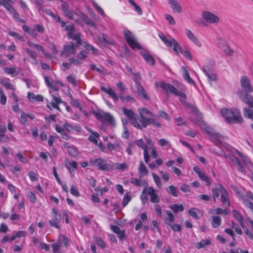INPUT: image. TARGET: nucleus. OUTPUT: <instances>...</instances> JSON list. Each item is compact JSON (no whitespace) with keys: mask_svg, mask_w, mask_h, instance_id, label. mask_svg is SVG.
Masks as SVG:
<instances>
[{"mask_svg":"<svg viewBox=\"0 0 253 253\" xmlns=\"http://www.w3.org/2000/svg\"><path fill=\"white\" fill-rule=\"evenodd\" d=\"M152 175L153 176L154 180L156 184L157 185V186L159 188H161L162 186V184L160 177L158 175L155 174V173H152Z\"/></svg>","mask_w":253,"mask_h":253,"instance_id":"49530a36","label":"nucleus"},{"mask_svg":"<svg viewBox=\"0 0 253 253\" xmlns=\"http://www.w3.org/2000/svg\"><path fill=\"white\" fill-rule=\"evenodd\" d=\"M93 113L98 120L101 122H107L112 126L115 125V121L114 118L110 113L104 112L102 111L93 112Z\"/></svg>","mask_w":253,"mask_h":253,"instance_id":"9d476101","label":"nucleus"},{"mask_svg":"<svg viewBox=\"0 0 253 253\" xmlns=\"http://www.w3.org/2000/svg\"><path fill=\"white\" fill-rule=\"evenodd\" d=\"M215 213L216 214H229V211L228 209L223 210L220 208H217L214 210Z\"/></svg>","mask_w":253,"mask_h":253,"instance_id":"603ef678","label":"nucleus"},{"mask_svg":"<svg viewBox=\"0 0 253 253\" xmlns=\"http://www.w3.org/2000/svg\"><path fill=\"white\" fill-rule=\"evenodd\" d=\"M83 47L88 51H91L92 53L95 55H98L99 54V52L98 50L95 48L94 47L89 44L86 42H82V44Z\"/></svg>","mask_w":253,"mask_h":253,"instance_id":"cd10ccee","label":"nucleus"},{"mask_svg":"<svg viewBox=\"0 0 253 253\" xmlns=\"http://www.w3.org/2000/svg\"><path fill=\"white\" fill-rule=\"evenodd\" d=\"M81 18L85 22V23L90 26L94 27V23L90 20L84 14L81 13Z\"/></svg>","mask_w":253,"mask_h":253,"instance_id":"c03bdc74","label":"nucleus"},{"mask_svg":"<svg viewBox=\"0 0 253 253\" xmlns=\"http://www.w3.org/2000/svg\"><path fill=\"white\" fill-rule=\"evenodd\" d=\"M211 244V240L210 239H207L205 240H202L200 242L196 243L195 245V246L197 249H200L201 248H205L206 247Z\"/></svg>","mask_w":253,"mask_h":253,"instance_id":"72a5a7b5","label":"nucleus"},{"mask_svg":"<svg viewBox=\"0 0 253 253\" xmlns=\"http://www.w3.org/2000/svg\"><path fill=\"white\" fill-rule=\"evenodd\" d=\"M240 84L244 93H250L253 91V86L247 76H243L241 78Z\"/></svg>","mask_w":253,"mask_h":253,"instance_id":"9b49d317","label":"nucleus"},{"mask_svg":"<svg viewBox=\"0 0 253 253\" xmlns=\"http://www.w3.org/2000/svg\"><path fill=\"white\" fill-rule=\"evenodd\" d=\"M115 168L117 169L124 170L128 169V166L126 163L115 164Z\"/></svg>","mask_w":253,"mask_h":253,"instance_id":"3c124183","label":"nucleus"},{"mask_svg":"<svg viewBox=\"0 0 253 253\" xmlns=\"http://www.w3.org/2000/svg\"><path fill=\"white\" fill-rule=\"evenodd\" d=\"M138 110L140 117V119L139 120L140 122L139 125L141 126L140 129L145 128L147 125L151 124L157 127H160L161 126V124L157 121L155 116L148 109L142 108Z\"/></svg>","mask_w":253,"mask_h":253,"instance_id":"f03ea898","label":"nucleus"},{"mask_svg":"<svg viewBox=\"0 0 253 253\" xmlns=\"http://www.w3.org/2000/svg\"><path fill=\"white\" fill-rule=\"evenodd\" d=\"M173 12L180 14L182 12V8L177 0H167Z\"/></svg>","mask_w":253,"mask_h":253,"instance_id":"a211bd4d","label":"nucleus"},{"mask_svg":"<svg viewBox=\"0 0 253 253\" xmlns=\"http://www.w3.org/2000/svg\"><path fill=\"white\" fill-rule=\"evenodd\" d=\"M163 42L169 47H171L177 55L183 53V49L179 43L174 39H169L162 34L159 35Z\"/></svg>","mask_w":253,"mask_h":253,"instance_id":"6e6552de","label":"nucleus"},{"mask_svg":"<svg viewBox=\"0 0 253 253\" xmlns=\"http://www.w3.org/2000/svg\"><path fill=\"white\" fill-rule=\"evenodd\" d=\"M99 135L97 132H92L88 137V140L91 142H93L96 145H97V138L99 137Z\"/></svg>","mask_w":253,"mask_h":253,"instance_id":"de8ad7c7","label":"nucleus"},{"mask_svg":"<svg viewBox=\"0 0 253 253\" xmlns=\"http://www.w3.org/2000/svg\"><path fill=\"white\" fill-rule=\"evenodd\" d=\"M244 115L246 118L253 120V110L245 108L243 109Z\"/></svg>","mask_w":253,"mask_h":253,"instance_id":"ea45409f","label":"nucleus"},{"mask_svg":"<svg viewBox=\"0 0 253 253\" xmlns=\"http://www.w3.org/2000/svg\"><path fill=\"white\" fill-rule=\"evenodd\" d=\"M110 228L113 232L118 235L120 240L124 241L126 238L125 230H121L119 227L112 224L110 225Z\"/></svg>","mask_w":253,"mask_h":253,"instance_id":"6ab92c4d","label":"nucleus"},{"mask_svg":"<svg viewBox=\"0 0 253 253\" xmlns=\"http://www.w3.org/2000/svg\"><path fill=\"white\" fill-rule=\"evenodd\" d=\"M28 175L32 181H35L38 180V174L37 173L33 171H30L28 172Z\"/></svg>","mask_w":253,"mask_h":253,"instance_id":"052dcab7","label":"nucleus"},{"mask_svg":"<svg viewBox=\"0 0 253 253\" xmlns=\"http://www.w3.org/2000/svg\"><path fill=\"white\" fill-rule=\"evenodd\" d=\"M220 200L223 205H225L228 207L230 206L229 194L225 189H222Z\"/></svg>","mask_w":253,"mask_h":253,"instance_id":"4be33fe9","label":"nucleus"},{"mask_svg":"<svg viewBox=\"0 0 253 253\" xmlns=\"http://www.w3.org/2000/svg\"><path fill=\"white\" fill-rule=\"evenodd\" d=\"M169 208L175 213H177L179 211H182L184 210V207L182 204L177 205L176 204H174L170 206Z\"/></svg>","mask_w":253,"mask_h":253,"instance_id":"4c0bfd02","label":"nucleus"},{"mask_svg":"<svg viewBox=\"0 0 253 253\" xmlns=\"http://www.w3.org/2000/svg\"><path fill=\"white\" fill-rule=\"evenodd\" d=\"M199 210L196 208H191L189 210L188 213L189 215L196 219L199 218L197 215V212L199 211Z\"/></svg>","mask_w":253,"mask_h":253,"instance_id":"864d4df0","label":"nucleus"},{"mask_svg":"<svg viewBox=\"0 0 253 253\" xmlns=\"http://www.w3.org/2000/svg\"><path fill=\"white\" fill-rule=\"evenodd\" d=\"M166 190L169 194L174 197H177L178 195L179 191L173 185H170L166 189Z\"/></svg>","mask_w":253,"mask_h":253,"instance_id":"f704fd0d","label":"nucleus"},{"mask_svg":"<svg viewBox=\"0 0 253 253\" xmlns=\"http://www.w3.org/2000/svg\"><path fill=\"white\" fill-rule=\"evenodd\" d=\"M62 245V242L61 241H58L57 242L53 244L52 245V247L53 248V253H56L57 251H58Z\"/></svg>","mask_w":253,"mask_h":253,"instance_id":"4d7b16f0","label":"nucleus"},{"mask_svg":"<svg viewBox=\"0 0 253 253\" xmlns=\"http://www.w3.org/2000/svg\"><path fill=\"white\" fill-rule=\"evenodd\" d=\"M94 240L96 243V244L100 247L102 248H104L105 247V245L103 241L102 240L101 238L98 237H94Z\"/></svg>","mask_w":253,"mask_h":253,"instance_id":"13d9d810","label":"nucleus"},{"mask_svg":"<svg viewBox=\"0 0 253 253\" xmlns=\"http://www.w3.org/2000/svg\"><path fill=\"white\" fill-rule=\"evenodd\" d=\"M63 146L67 149L68 153L70 156L74 157H76L78 156V152L75 147L69 145L67 143L63 144Z\"/></svg>","mask_w":253,"mask_h":253,"instance_id":"5701e85b","label":"nucleus"},{"mask_svg":"<svg viewBox=\"0 0 253 253\" xmlns=\"http://www.w3.org/2000/svg\"><path fill=\"white\" fill-rule=\"evenodd\" d=\"M65 166L70 173L73 175L74 170L77 168V163L75 161L70 162L69 161H66Z\"/></svg>","mask_w":253,"mask_h":253,"instance_id":"c85d7f7f","label":"nucleus"},{"mask_svg":"<svg viewBox=\"0 0 253 253\" xmlns=\"http://www.w3.org/2000/svg\"><path fill=\"white\" fill-rule=\"evenodd\" d=\"M203 71L208 76L209 81H215L216 80V76L215 72L212 70H207L205 67H203Z\"/></svg>","mask_w":253,"mask_h":253,"instance_id":"bb28decb","label":"nucleus"},{"mask_svg":"<svg viewBox=\"0 0 253 253\" xmlns=\"http://www.w3.org/2000/svg\"><path fill=\"white\" fill-rule=\"evenodd\" d=\"M187 36L189 38L191 41H192L195 44H196L198 46H201V43L199 42L197 38L194 35L193 33H187Z\"/></svg>","mask_w":253,"mask_h":253,"instance_id":"79ce46f5","label":"nucleus"},{"mask_svg":"<svg viewBox=\"0 0 253 253\" xmlns=\"http://www.w3.org/2000/svg\"><path fill=\"white\" fill-rule=\"evenodd\" d=\"M87 55V51L85 50H81L79 53H78L77 57L79 59H80L81 61L83 62V61L86 59Z\"/></svg>","mask_w":253,"mask_h":253,"instance_id":"09e8293b","label":"nucleus"},{"mask_svg":"<svg viewBox=\"0 0 253 253\" xmlns=\"http://www.w3.org/2000/svg\"><path fill=\"white\" fill-rule=\"evenodd\" d=\"M232 212L234 217L239 221L242 227L244 228L245 225L244 224L243 218L241 214L236 210H233Z\"/></svg>","mask_w":253,"mask_h":253,"instance_id":"7c9ffc66","label":"nucleus"},{"mask_svg":"<svg viewBox=\"0 0 253 253\" xmlns=\"http://www.w3.org/2000/svg\"><path fill=\"white\" fill-rule=\"evenodd\" d=\"M138 171L141 176L146 175L148 173V169L142 161H140L139 163Z\"/></svg>","mask_w":253,"mask_h":253,"instance_id":"c9c22d12","label":"nucleus"},{"mask_svg":"<svg viewBox=\"0 0 253 253\" xmlns=\"http://www.w3.org/2000/svg\"><path fill=\"white\" fill-rule=\"evenodd\" d=\"M169 226L174 231H180L181 230V226L180 224H174L172 223Z\"/></svg>","mask_w":253,"mask_h":253,"instance_id":"0e129e2a","label":"nucleus"},{"mask_svg":"<svg viewBox=\"0 0 253 253\" xmlns=\"http://www.w3.org/2000/svg\"><path fill=\"white\" fill-rule=\"evenodd\" d=\"M67 6L65 5H62V9L66 15L70 19H73V14L71 11H70L68 8Z\"/></svg>","mask_w":253,"mask_h":253,"instance_id":"a18cd8bd","label":"nucleus"},{"mask_svg":"<svg viewBox=\"0 0 253 253\" xmlns=\"http://www.w3.org/2000/svg\"><path fill=\"white\" fill-rule=\"evenodd\" d=\"M130 33H125V38L129 45L133 49H142V47L137 42L136 38L133 36L131 35Z\"/></svg>","mask_w":253,"mask_h":253,"instance_id":"f8f14e48","label":"nucleus"},{"mask_svg":"<svg viewBox=\"0 0 253 253\" xmlns=\"http://www.w3.org/2000/svg\"><path fill=\"white\" fill-rule=\"evenodd\" d=\"M101 89L102 91L108 94L111 97H112L114 101H117L120 98L123 102H126L127 101L133 102L134 99L130 96L127 95L126 96H123L122 95L118 96L115 92L111 88H106L104 86L101 87Z\"/></svg>","mask_w":253,"mask_h":253,"instance_id":"1a4fd4ad","label":"nucleus"},{"mask_svg":"<svg viewBox=\"0 0 253 253\" xmlns=\"http://www.w3.org/2000/svg\"><path fill=\"white\" fill-rule=\"evenodd\" d=\"M147 188H145L143 189L142 191L140 198L142 201V203L143 205H144L145 203H146L148 201V197H147Z\"/></svg>","mask_w":253,"mask_h":253,"instance_id":"37998d69","label":"nucleus"},{"mask_svg":"<svg viewBox=\"0 0 253 253\" xmlns=\"http://www.w3.org/2000/svg\"><path fill=\"white\" fill-rule=\"evenodd\" d=\"M0 83L2 84L5 87H6L9 89L14 90V87L11 84L7 82H6L4 80L1 81Z\"/></svg>","mask_w":253,"mask_h":253,"instance_id":"e2e57ef3","label":"nucleus"},{"mask_svg":"<svg viewBox=\"0 0 253 253\" xmlns=\"http://www.w3.org/2000/svg\"><path fill=\"white\" fill-rule=\"evenodd\" d=\"M27 97L31 102H42L43 101V96L42 95H35L32 92H28Z\"/></svg>","mask_w":253,"mask_h":253,"instance_id":"b1692460","label":"nucleus"},{"mask_svg":"<svg viewBox=\"0 0 253 253\" xmlns=\"http://www.w3.org/2000/svg\"><path fill=\"white\" fill-rule=\"evenodd\" d=\"M182 70L183 71V78L184 80L187 82L189 84H194V81L191 78L188 71L186 70L185 67H182Z\"/></svg>","mask_w":253,"mask_h":253,"instance_id":"473e14b6","label":"nucleus"},{"mask_svg":"<svg viewBox=\"0 0 253 253\" xmlns=\"http://www.w3.org/2000/svg\"><path fill=\"white\" fill-rule=\"evenodd\" d=\"M141 54L148 64L151 65H154L155 64V59L149 53L146 52H142Z\"/></svg>","mask_w":253,"mask_h":253,"instance_id":"c756f323","label":"nucleus"},{"mask_svg":"<svg viewBox=\"0 0 253 253\" xmlns=\"http://www.w3.org/2000/svg\"><path fill=\"white\" fill-rule=\"evenodd\" d=\"M132 79L134 82L136 84H140V81L141 78L140 73H134L132 75Z\"/></svg>","mask_w":253,"mask_h":253,"instance_id":"6e6d98bb","label":"nucleus"},{"mask_svg":"<svg viewBox=\"0 0 253 253\" xmlns=\"http://www.w3.org/2000/svg\"><path fill=\"white\" fill-rule=\"evenodd\" d=\"M236 152L240 157V159L236 158L235 156L230 155H227L222 152L221 153H218V155L220 156H223L225 158H229L233 164L238 168V170L242 173L245 174L246 170L243 165L247 167L249 169H252L253 168V165L246 156L243 155L238 150H236Z\"/></svg>","mask_w":253,"mask_h":253,"instance_id":"f257e3e1","label":"nucleus"},{"mask_svg":"<svg viewBox=\"0 0 253 253\" xmlns=\"http://www.w3.org/2000/svg\"><path fill=\"white\" fill-rule=\"evenodd\" d=\"M69 61L70 62V63L73 64L76 66H79L83 64V62H82L80 59L73 57L70 58L69 59Z\"/></svg>","mask_w":253,"mask_h":253,"instance_id":"5fc2aeb1","label":"nucleus"},{"mask_svg":"<svg viewBox=\"0 0 253 253\" xmlns=\"http://www.w3.org/2000/svg\"><path fill=\"white\" fill-rule=\"evenodd\" d=\"M131 197L127 193L125 195L123 200V206L124 207H126L128 203L131 200Z\"/></svg>","mask_w":253,"mask_h":253,"instance_id":"680f3d73","label":"nucleus"},{"mask_svg":"<svg viewBox=\"0 0 253 253\" xmlns=\"http://www.w3.org/2000/svg\"><path fill=\"white\" fill-rule=\"evenodd\" d=\"M217 44L220 48L222 49L224 46H226L227 44V43L224 39L219 38L217 40Z\"/></svg>","mask_w":253,"mask_h":253,"instance_id":"69168bd1","label":"nucleus"},{"mask_svg":"<svg viewBox=\"0 0 253 253\" xmlns=\"http://www.w3.org/2000/svg\"><path fill=\"white\" fill-rule=\"evenodd\" d=\"M201 127L216 145L219 146L221 144V138L222 136L219 133L216 132L213 128L207 126L205 124H202L201 125Z\"/></svg>","mask_w":253,"mask_h":253,"instance_id":"0eeeda50","label":"nucleus"},{"mask_svg":"<svg viewBox=\"0 0 253 253\" xmlns=\"http://www.w3.org/2000/svg\"><path fill=\"white\" fill-rule=\"evenodd\" d=\"M226 55L231 56L234 55L235 51L228 45V44L223 47L222 49Z\"/></svg>","mask_w":253,"mask_h":253,"instance_id":"58836bf2","label":"nucleus"},{"mask_svg":"<svg viewBox=\"0 0 253 253\" xmlns=\"http://www.w3.org/2000/svg\"><path fill=\"white\" fill-rule=\"evenodd\" d=\"M130 182L138 187L143 186L144 188H147L148 186V183L145 180H141L135 178H131L130 179Z\"/></svg>","mask_w":253,"mask_h":253,"instance_id":"a878e982","label":"nucleus"},{"mask_svg":"<svg viewBox=\"0 0 253 253\" xmlns=\"http://www.w3.org/2000/svg\"><path fill=\"white\" fill-rule=\"evenodd\" d=\"M27 44L30 46H31L32 47H33V48H35L37 49L38 50H40V51H43V46H42V45H41L40 44H37L34 43H33V42H31L30 41H28L27 42Z\"/></svg>","mask_w":253,"mask_h":253,"instance_id":"8fccbe9b","label":"nucleus"},{"mask_svg":"<svg viewBox=\"0 0 253 253\" xmlns=\"http://www.w3.org/2000/svg\"><path fill=\"white\" fill-rule=\"evenodd\" d=\"M193 170L198 174L201 179L206 182V185L210 186L211 185V182L208 177L204 172H202L198 167H194Z\"/></svg>","mask_w":253,"mask_h":253,"instance_id":"aec40b11","label":"nucleus"},{"mask_svg":"<svg viewBox=\"0 0 253 253\" xmlns=\"http://www.w3.org/2000/svg\"><path fill=\"white\" fill-rule=\"evenodd\" d=\"M222 189L225 188L220 184H217L215 188L212 189V197L214 203L216 202V199L219 197L220 194H221Z\"/></svg>","mask_w":253,"mask_h":253,"instance_id":"412c9836","label":"nucleus"},{"mask_svg":"<svg viewBox=\"0 0 253 253\" xmlns=\"http://www.w3.org/2000/svg\"><path fill=\"white\" fill-rule=\"evenodd\" d=\"M155 85L162 88L166 93H170L175 96L181 97L184 99H186L185 94L178 90L177 88L170 84L160 82H156Z\"/></svg>","mask_w":253,"mask_h":253,"instance_id":"423d86ee","label":"nucleus"},{"mask_svg":"<svg viewBox=\"0 0 253 253\" xmlns=\"http://www.w3.org/2000/svg\"><path fill=\"white\" fill-rule=\"evenodd\" d=\"M123 111L124 114L130 120L132 125L134 127L140 129L141 126L139 125L138 119L136 117L133 111L130 109H127L125 108H123Z\"/></svg>","mask_w":253,"mask_h":253,"instance_id":"ddd939ff","label":"nucleus"},{"mask_svg":"<svg viewBox=\"0 0 253 253\" xmlns=\"http://www.w3.org/2000/svg\"><path fill=\"white\" fill-rule=\"evenodd\" d=\"M238 95L243 102L249 107L253 108V97L249 93H244L243 91H239Z\"/></svg>","mask_w":253,"mask_h":253,"instance_id":"4468645a","label":"nucleus"},{"mask_svg":"<svg viewBox=\"0 0 253 253\" xmlns=\"http://www.w3.org/2000/svg\"><path fill=\"white\" fill-rule=\"evenodd\" d=\"M54 101H52L50 103V105L53 107L54 108L57 109V110L60 111V109L58 106V105L61 103H64L62 100L58 97H57L55 95L52 96Z\"/></svg>","mask_w":253,"mask_h":253,"instance_id":"2f4dec72","label":"nucleus"},{"mask_svg":"<svg viewBox=\"0 0 253 253\" xmlns=\"http://www.w3.org/2000/svg\"><path fill=\"white\" fill-rule=\"evenodd\" d=\"M69 38L76 41V43L70 42L69 44L64 45L63 49L61 52V56L75 54L76 52L77 47L82 44L80 35L79 33H68Z\"/></svg>","mask_w":253,"mask_h":253,"instance_id":"7ed1b4c3","label":"nucleus"},{"mask_svg":"<svg viewBox=\"0 0 253 253\" xmlns=\"http://www.w3.org/2000/svg\"><path fill=\"white\" fill-rule=\"evenodd\" d=\"M2 1V5L8 10L10 13L13 15L14 18L17 21H21V22H24V21L18 18V14L16 12V10L13 7V6L6 0H1Z\"/></svg>","mask_w":253,"mask_h":253,"instance_id":"f3484780","label":"nucleus"},{"mask_svg":"<svg viewBox=\"0 0 253 253\" xmlns=\"http://www.w3.org/2000/svg\"><path fill=\"white\" fill-rule=\"evenodd\" d=\"M61 220L57 221L56 219H53V220H50L49 221V223L51 226L55 227L57 229L60 228V226L59 225V223L60 222Z\"/></svg>","mask_w":253,"mask_h":253,"instance_id":"bf43d9fd","label":"nucleus"},{"mask_svg":"<svg viewBox=\"0 0 253 253\" xmlns=\"http://www.w3.org/2000/svg\"><path fill=\"white\" fill-rule=\"evenodd\" d=\"M221 223V217L219 216H214L212 217L211 225L213 228H216L219 227Z\"/></svg>","mask_w":253,"mask_h":253,"instance_id":"e433bc0d","label":"nucleus"},{"mask_svg":"<svg viewBox=\"0 0 253 253\" xmlns=\"http://www.w3.org/2000/svg\"><path fill=\"white\" fill-rule=\"evenodd\" d=\"M201 18L197 19L196 23L200 26H206L208 24H218L220 22L219 16L215 13L208 10L202 11Z\"/></svg>","mask_w":253,"mask_h":253,"instance_id":"20e7f679","label":"nucleus"},{"mask_svg":"<svg viewBox=\"0 0 253 253\" xmlns=\"http://www.w3.org/2000/svg\"><path fill=\"white\" fill-rule=\"evenodd\" d=\"M147 194L150 196V200L152 203L157 204L160 202V198L158 195V191L153 187H149L147 189Z\"/></svg>","mask_w":253,"mask_h":253,"instance_id":"2eb2a0df","label":"nucleus"},{"mask_svg":"<svg viewBox=\"0 0 253 253\" xmlns=\"http://www.w3.org/2000/svg\"><path fill=\"white\" fill-rule=\"evenodd\" d=\"M95 164L98 167V169L101 170H108L113 169V166L107 164L105 160L98 158L94 161Z\"/></svg>","mask_w":253,"mask_h":253,"instance_id":"dca6fc26","label":"nucleus"},{"mask_svg":"<svg viewBox=\"0 0 253 253\" xmlns=\"http://www.w3.org/2000/svg\"><path fill=\"white\" fill-rule=\"evenodd\" d=\"M165 212L167 216L165 218L164 222L165 224L169 225L174 222L175 218L173 213L170 211L167 210Z\"/></svg>","mask_w":253,"mask_h":253,"instance_id":"393cba45","label":"nucleus"},{"mask_svg":"<svg viewBox=\"0 0 253 253\" xmlns=\"http://www.w3.org/2000/svg\"><path fill=\"white\" fill-rule=\"evenodd\" d=\"M220 113L228 123H241L243 121L241 113L238 109H223Z\"/></svg>","mask_w":253,"mask_h":253,"instance_id":"39448f33","label":"nucleus"},{"mask_svg":"<svg viewBox=\"0 0 253 253\" xmlns=\"http://www.w3.org/2000/svg\"><path fill=\"white\" fill-rule=\"evenodd\" d=\"M135 144L138 146L139 148L143 150V151L148 150V146L144 143V141L142 139H140L135 141Z\"/></svg>","mask_w":253,"mask_h":253,"instance_id":"a19ab883","label":"nucleus"},{"mask_svg":"<svg viewBox=\"0 0 253 253\" xmlns=\"http://www.w3.org/2000/svg\"><path fill=\"white\" fill-rule=\"evenodd\" d=\"M25 51L28 54V55L33 59H35V58H37V53L31 50H30L29 49H28L27 48H25Z\"/></svg>","mask_w":253,"mask_h":253,"instance_id":"774afa93","label":"nucleus"},{"mask_svg":"<svg viewBox=\"0 0 253 253\" xmlns=\"http://www.w3.org/2000/svg\"><path fill=\"white\" fill-rule=\"evenodd\" d=\"M3 70L6 73L9 75H13L16 71V69L15 68L4 67L3 68Z\"/></svg>","mask_w":253,"mask_h":253,"instance_id":"338daca9","label":"nucleus"}]
</instances>
